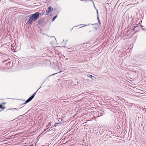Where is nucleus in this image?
<instances>
[{
  "mask_svg": "<svg viewBox=\"0 0 146 146\" xmlns=\"http://www.w3.org/2000/svg\"><path fill=\"white\" fill-rule=\"evenodd\" d=\"M40 13L38 12H36L34 14H32L31 17V18L33 19L35 21L39 17Z\"/></svg>",
  "mask_w": 146,
  "mask_h": 146,
  "instance_id": "obj_1",
  "label": "nucleus"
},
{
  "mask_svg": "<svg viewBox=\"0 0 146 146\" xmlns=\"http://www.w3.org/2000/svg\"><path fill=\"white\" fill-rule=\"evenodd\" d=\"M51 128L52 127H50V129L49 130L47 131H46V132H49V133H48V134L50 135H51L55 131V129L54 128L51 129V130H50V129H51Z\"/></svg>",
  "mask_w": 146,
  "mask_h": 146,
  "instance_id": "obj_2",
  "label": "nucleus"
},
{
  "mask_svg": "<svg viewBox=\"0 0 146 146\" xmlns=\"http://www.w3.org/2000/svg\"><path fill=\"white\" fill-rule=\"evenodd\" d=\"M91 104L90 101H84L83 106H88Z\"/></svg>",
  "mask_w": 146,
  "mask_h": 146,
  "instance_id": "obj_3",
  "label": "nucleus"
},
{
  "mask_svg": "<svg viewBox=\"0 0 146 146\" xmlns=\"http://www.w3.org/2000/svg\"><path fill=\"white\" fill-rule=\"evenodd\" d=\"M34 21H35L33 19L31 18V17H30L29 19V20L27 22V23L29 24H32Z\"/></svg>",
  "mask_w": 146,
  "mask_h": 146,
  "instance_id": "obj_4",
  "label": "nucleus"
},
{
  "mask_svg": "<svg viewBox=\"0 0 146 146\" xmlns=\"http://www.w3.org/2000/svg\"><path fill=\"white\" fill-rule=\"evenodd\" d=\"M36 92H35L32 95V96L29 97L28 99H27L26 100H31L33 98H34L35 95H36Z\"/></svg>",
  "mask_w": 146,
  "mask_h": 146,
  "instance_id": "obj_5",
  "label": "nucleus"
},
{
  "mask_svg": "<svg viewBox=\"0 0 146 146\" xmlns=\"http://www.w3.org/2000/svg\"><path fill=\"white\" fill-rule=\"evenodd\" d=\"M53 9L50 6H49L48 7V10L46 11L47 13H49L51 11H53Z\"/></svg>",
  "mask_w": 146,
  "mask_h": 146,
  "instance_id": "obj_6",
  "label": "nucleus"
},
{
  "mask_svg": "<svg viewBox=\"0 0 146 146\" xmlns=\"http://www.w3.org/2000/svg\"><path fill=\"white\" fill-rule=\"evenodd\" d=\"M22 107L20 108H21ZM20 108H19V109H17V108H9V109H7V110H13V111H14V110H19L20 109Z\"/></svg>",
  "mask_w": 146,
  "mask_h": 146,
  "instance_id": "obj_7",
  "label": "nucleus"
},
{
  "mask_svg": "<svg viewBox=\"0 0 146 146\" xmlns=\"http://www.w3.org/2000/svg\"><path fill=\"white\" fill-rule=\"evenodd\" d=\"M30 101H25V102L23 103L22 104H20V106H21L22 105H25L28 103H29V102H30Z\"/></svg>",
  "mask_w": 146,
  "mask_h": 146,
  "instance_id": "obj_8",
  "label": "nucleus"
},
{
  "mask_svg": "<svg viewBox=\"0 0 146 146\" xmlns=\"http://www.w3.org/2000/svg\"><path fill=\"white\" fill-rule=\"evenodd\" d=\"M0 108H1V109L4 110L5 108V106H3L2 104H0Z\"/></svg>",
  "mask_w": 146,
  "mask_h": 146,
  "instance_id": "obj_9",
  "label": "nucleus"
},
{
  "mask_svg": "<svg viewBox=\"0 0 146 146\" xmlns=\"http://www.w3.org/2000/svg\"><path fill=\"white\" fill-rule=\"evenodd\" d=\"M57 16L58 15H56L52 19V21H54L55 19L57 18Z\"/></svg>",
  "mask_w": 146,
  "mask_h": 146,
  "instance_id": "obj_10",
  "label": "nucleus"
},
{
  "mask_svg": "<svg viewBox=\"0 0 146 146\" xmlns=\"http://www.w3.org/2000/svg\"><path fill=\"white\" fill-rule=\"evenodd\" d=\"M94 25V24H88L87 25H84V26H83L82 27H80L79 28H82V27H84L85 26H89V25Z\"/></svg>",
  "mask_w": 146,
  "mask_h": 146,
  "instance_id": "obj_11",
  "label": "nucleus"
},
{
  "mask_svg": "<svg viewBox=\"0 0 146 146\" xmlns=\"http://www.w3.org/2000/svg\"><path fill=\"white\" fill-rule=\"evenodd\" d=\"M68 48L70 50H73L74 49V48L73 47H71L70 48Z\"/></svg>",
  "mask_w": 146,
  "mask_h": 146,
  "instance_id": "obj_12",
  "label": "nucleus"
},
{
  "mask_svg": "<svg viewBox=\"0 0 146 146\" xmlns=\"http://www.w3.org/2000/svg\"><path fill=\"white\" fill-rule=\"evenodd\" d=\"M97 17L98 20V22L100 25V20L99 19V17H98V16H97Z\"/></svg>",
  "mask_w": 146,
  "mask_h": 146,
  "instance_id": "obj_13",
  "label": "nucleus"
},
{
  "mask_svg": "<svg viewBox=\"0 0 146 146\" xmlns=\"http://www.w3.org/2000/svg\"><path fill=\"white\" fill-rule=\"evenodd\" d=\"M114 102H113V103H115V104L116 105H117L118 102L116 101H114Z\"/></svg>",
  "mask_w": 146,
  "mask_h": 146,
  "instance_id": "obj_14",
  "label": "nucleus"
},
{
  "mask_svg": "<svg viewBox=\"0 0 146 146\" xmlns=\"http://www.w3.org/2000/svg\"><path fill=\"white\" fill-rule=\"evenodd\" d=\"M6 104V102H3L1 103V104L2 105H5Z\"/></svg>",
  "mask_w": 146,
  "mask_h": 146,
  "instance_id": "obj_15",
  "label": "nucleus"
},
{
  "mask_svg": "<svg viewBox=\"0 0 146 146\" xmlns=\"http://www.w3.org/2000/svg\"><path fill=\"white\" fill-rule=\"evenodd\" d=\"M88 76V77H93V76L92 75H90V74H89V76Z\"/></svg>",
  "mask_w": 146,
  "mask_h": 146,
  "instance_id": "obj_16",
  "label": "nucleus"
},
{
  "mask_svg": "<svg viewBox=\"0 0 146 146\" xmlns=\"http://www.w3.org/2000/svg\"><path fill=\"white\" fill-rule=\"evenodd\" d=\"M103 113H100V116H101L103 115Z\"/></svg>",
  "mask_w": 146,
  "mask_h": 146,
  "instance_id": "obj_17",
  "label": "nucleus"
},
{
  "mask_svg": "<svg viewBox=\"0 0 146 146\" xmlns=\"http://www.w3.org/2000/svg\"><path fill=\"white\" fill-rule=\"evenodd\" d=\"M92 2L93 3V4H94V7H95V5H94V2L93 1H92Z\"/></svg>",
  "mask_w": 146,
  "mask_h": 146,
  "instance_id": "obj_18",
  "label": "nucleus"
},
{
  "mask_svg": "<svg viewBox=\"0 0 146 146\" xmlns=\"http://www.w3.org/2000/svg\"><path fill=\"white\" fill-rule=\"evenodd\" d=\"M96 10H97V13L98 14V11L97 10V9H96Z\"/></svg>",
  "mask_w": 146,
  "mask_h": 146,
  "instance_id": "obj_19",
  "label": "nucleus"
},
{
  "mask_svg": "<svg viewBox=\"0 0 146 146\" xmlns=\"http://www.w3.org/2000/svg\"><path fill=\"white\" fill-rule=\"evenodd\" d=\"M28 146H33V144H32L31 145H30Z\"/></svg>",
  "mask_w": 146,
  "mask_h": 146,
  "instance_id": "obj_20",
  "label": "nucleus"
},
{
  "mask_svg": "<svg viewBox=\"0 0 146 146\" xmlns=\"http://www.w3.org/2000/svg\"><path fill=\"white\" fill-rule=\"evenodd\" d=\"M64 102H66V101H63Z\"/></svg>",
  "mask_w": 146,
  "mask_h": 146,
  "instance_id": "obj_21",
  "label": "nucleus"
},
{
  "mask_svg": "<svg viewBox=\"0 0 146 146\" xmlns=\"http://www.w3.org/2000/svg\"><path fill=\"white\" fill-rule=\"evenodd\" d=\"M64 40H63V41H62V43H63V42H64Z\"/></svg>",
  "mask_w": 146,
  "mask_h": 146,
  "instance_id": "obj_22",
  "label": "nucleus"
},
{
  "mask_svg": "<svg viewBox=\"0 0 146 146\" xmlns=\"http://www.w3.org/2000/svg\"><path fill=\"white\" fill-rule=\"evenodd\" d=\"M56 126V124H54V126Z\"/></svg>",
  "mask_w": 146,
  "mask_h": 146,
  "instance_id": "obj_23",
  "label": "nucleus"
},
{
  "mask_svg": "<svg viewBox=\"0 0 146 146\" xmlns=\"http://www.w3.org/2000/svg\"><path fill=\"white\" fill-rule=\"evenodd\" d=\"M82 25V24H80V25Z\"/></svg>",
  "mask_w": 146,
  "mask_h": 146,
  "instance_id": "obj_24",
  "label": "nucleus"
},
{
  "mask_svg": "<svg viewBox=\"0 0 146 146\" xmlns=\"http://www.w3.org/2000/svg\"><path fill=\"white\" fill-rule=\"evenodd\" d=\"M44 131H46V129L44 130Z\"/></svg>",
  "mask_w": 146,
  "mask_h": 146,
  "instance_id": "obj_25",
  "label": "nucleus"
},
{
  "mask_svg": "<svg viewBox=\"0 0 146 146\" xmlns=\"http://www.w3.org/2000/svg\"><path fill=\"white\" fill-rule=\"evenodd\" d=\"M1 111V110H0V111Z\"/></svg>",
  "mask_w": 146,
  "mask_h": 146,
  "instance_id": "obj_26",
  "label": "nucleus"
}]
</instances>
